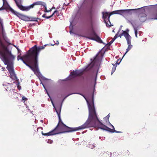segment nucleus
I'll return each instance as SVG.
<instances>
[{
  "mask_svg": "<svg viewBox=\"0 0 157 157\" xmlns=\"http://www.w3.org/2000/svg\"><path fill=\"white\" fill-rule=\"evenodd\" d=\"M88 103L89 109L88 118L85 123L82 125L76 128L69 127L65 125L61 121L59 120L58 123L55 128L56 129L57 134L72 132L82 129L89 127H94L110 131L112 132L120 133L121 132L115 130L113 126L112 125L113 129L107 127L103 124L98 119L95 109L93 97L92 101L90 104L86 100Z\"/></svg>",
  "mask_w": 157,
  "mask_h": 157,
  "instance_id": "nucleus-1",
  "label": "nucleus"
},
{
  "mask_svg": "<svg viewBox=\"0 0 157 157\" xmlns=\"http://www.w3.org/2000/svg\"><path fill=\"white\" fill-rule=\"evenodd\" d=\"M50 46L49 44H45L43 46L37 47L35 45L27 52L26 54L22 56L21 54L17 56L18 60L19 59H21L26 66L29 67L34 72H38V57L39 53L41 50L44 49L45 47Z\"/></svg>",
  "mask_w": 157,
  "mask_h": 157,
  "instance_id": "nucleus-2",
  "label": "nucleus"
},
{
  "mask_svg": "<svg viewBox=\"0 0 157 157\" xmlns=\"http://www.w3.org/2000/svg\"><path fill=\"white\" fill-rule=\"evenodd\" d=\"M86 25L88 28L93 30L91 33L92 37H89V38L93 40H95L99 43H103L102 40L93 30V21L92 18H90L87 20L86 23Z\"/></svg>",
  "mask_w": 157,
  "mask_h": 157,
  "instance_id": "nucleus-3",
  "label": "nucleus"
},
{
  "mask_svg": "<svg viewBox=\"0 0 157 157\" xmlns=\"http://www.w3.org/2000/svg\"><path fill=\"white\" fill-rule=\"evenodd\" d=\"M8 70L11 77L14 78L16 77V76L14 71L13 67L12 64H8L6 67Z\"/></svg>",
  "mask_w": 157,
  "mask_h": 157,
  "instance_id": "nucleus-4",
  "label": "nucleus"
},
{
  "mask_svg": "<svg viewBox=\"0 0 157 157\" xmlns=\"http://www.w3.org/2000/svg\"><path fill=\"white\" fill-rule=\"evenodd\" d=\"M14 1L17 6L21 10L23 11H28V6H22L21 4L20 1L18 2L16 0H14Z\"/></svg>",
  "mask_w": 157,
  "mask_h": 157,
  "instance_id": "nucleus-5",
  "label": "nucleus"
},
{
  "mask_svg": "<svg viewBox=\"0 0 157 157\" xmlns=\"http://www.w3.org/2000/svg\"><path fill=\"white\" fill-rule=\"evenodd\" d=\"M83 74L82 72H80L79 71L76 70L70 73V75L73 77H76L78 76H80Z\"/></svg>",
  "mask_w": 157,
  "mask_h": 157,
  "instance_id": "nucleus-6",
  "label": "nucleus"
},
{
  "mask_svg": "<svg viewBox=\"0 0 157 157\" xmlns=\"http://www.w3.org/2000/svg\"><path fill=\"white\" fill-rule=\"evenodd\" d=\"M45 3L41 1H37L34 2L33 4L30 5V6H28V10H29L31 8H33L35 5H40L43 6Z\"/></svg>",
  "mask_w": 157,
  "mask_h": 157,
  "instance_id": "nucleus-7",
  "label": "nucleus"
},
{
  "mask_svg": "<svg viewBox=\"0 0 157 157\" xmlns=\"http://www.w3.org/2000/svg\"><path fill=\"white\" fill-rule=\"evenodd\" d=\"M138 17L141 22H144L146 19V15L144 13H140L139 14Z\"/></svg>",
  "mask_w": 157,
  "mask_h": 157,
  "instance_id": "nucleus-8",
  "label": "nucleus"
},
{
  "mask_svg": "<svg viewBox=\"0 0 157 157\" xmlns=\"http://www.w3.org/2000/svg\"><path fill=\"white\" fill-rule=\"evenodd\" d=\"M17 93L14 92L12 89L10 90L9 93V96L13 99H16L17 98Z\"/></svg>",
  "mask_w": 157,
  "mask_h": 157,
  "instance_id": "nucleus-9",
  "label": "nucleus"
},
{
  "mask_svg": "<svg viewBox=\"0 0 157 157\" xmlns=\"http://www.w3.org/2000/svg\"><path fill=\"white\" fill-rule=\"evenodd\" d=\"M42 134L44 136H52L56 134H57V133L56 132V129H55V128L52 130L48 133H43V132H42Z\"/></svg>",
  "mask_w": 157,
  "mask_h": 157,
  "instance_id": "nucleus-10",
  "label": "nucleus"
},
{
  "mask_svg": "<svg viewBox=\"0 0 157 157\" xmlns=\"http://www.w3.org/2000/svg\"><path fill=\"white\" fill-rule=\"evenodd\" d=\"M127 30L128 31V32L126 31V33H125V35H124V37L126 40L127 44H130V43L131 42L132 37L130 36V35L128 33L129 30L127 29Z\"/></svg>",
  "mask_w": 157,
  "mask_h": 157,
  "instance_id": "nucleus-11",
  "label": "nucleus"
},
{
  "mask_svg": "<svg viewBox=\"0 0 157 157\" xmlns=\"http://www.w3.org/2000/svg\"><path fill=\"white\" fill-rule=\"evenodd\" d=\"M103 18L104 22H106L107 20L109 21L110 16H109V13L108 12H102Z\"/></svg>",
  "mask_w": 157,
  "mask_h": 157,
  "instance_id": "nucleus-12",
  "label": "nucleus"
},
{
  "mask_svg": "<svg viewBox=\"0 0 157 157\" xmlns=\"http://www.w3.org/2000/svg\"><path fill=\"white\" fill-rule=\"evenodd\" d=\"M3 2V6H2L1 8H3V10L8 9L10 7L9 4H8L6 0H2Z\"/></svg>",
  "mask_w": 157,
  "mask_h": 157,
  "instance_id": "nucleus-13",
  "label": "nucleus"
},
{
  "mask_svg": "<svg viewBox=\"0 0 157 157\" xmlns=\"http://www.w3.org/2000/svg\"><path fill=\"white\" fill-rule=\"evenodd\" d=\"M54 108L58 115L59 120H60V119H61L60 117V113L61 110V107L59 106H57L56 108L55 107Z\"/></svg>",
  "mask_w": 157,
  "mask_h": 157,
  "instance_id": "nucleus-14",
  "label": "nucleus"
},
{
  "mask_svg": "<svg viewBox=\"0 0 157 157\" xmlns=\"http://www.w3.org/2000/svg\"><path fill=\"white\" fill-rule=\"evenodd\" d=\"M136 9H128V10H121L122 14V13H128L130 15H131L132 13V11L136 10Z\"/></svg>",
  "mask_w": 157,
  "mask_h": 157,
  "instance_id": "nucleus-15",
  "label": "nucleus"
},
{
  "mask_svg": "<svg viewBox=\"0 0 157 157\" xmlns=\"http://www.w3.org/2000/svg\"><path fill=\"white\" fill-rule=\"evenodd\" d=\"M121 10H119L112 11L109 13V16L114 14H122Z\"/></svg>",
  "mask_w": 157,
  "mask_h": 157,
  "instance_id": "nucleus-16",
  "label": "nucleus"
},
{
  "mask_svg": "<svg viewBox=\"0 0 157 157\" xmlns=\"http://www.w3.org/2000/svg\"><path fill=\"white\" fill-rule=\"evenodd\" d=\"M128 45V47L126 49V52H125V54L124 56L132 48V45L131 42L130 43V44H127Z\"/></svg>",
  "mask_w": 157,
  "mask_h": 157,
  "instance_id": "nucleus-17",
  "label": "nucleus"
},
{
  "mask_svg": "<svg viewBox=\"0 0 157 157\" xmlns=\"http://www.w3.org/2000/svg\"><path fill=\"white\" fill-rule=\"evenodd\" d=\"M56 14V16H55V17L56 16H58L59 13V12L58 10H56L54 11L53 13L50 15V17H52L53 16H54Z\"/></svg>",
  "mask_w": 157,
  "mask_h": 157,
  "instance_id": "nucleus-18",
  "label": "nucleus"
},
{
  "mask_svg": "<svg viewBox=\"0 0 157 157\" xmlns=\"http://www.w3.org/2000/svg\"><path fill=\"white\" fill-rule=\"evenodd\" d=\"M43 6L44 7L45 10H44V12H51L52 11V8H51L50 10H47V7L46 6V5L45 3H44V5Z\"/></svg>",
  "mask_w": 157,
  "mask_h": 157,
  "instance_id": "nucleus-19",
  "label": "nucleus"
},
{
  "mask_svg": "<svg viewBox=\"0 0 157 157\" xmlns=\"http://www.w3.org/2000/svg\"><path fill=\"white\" fill-rule=\"evenodd\" d=\"M105 23L107 27H110L112 26L109 20V21L108 20L106 22H105Z\"/></svg>",
  "mask_w": 157,
  "mask_h": 157,
  "instance_id": "nucleus-20",
  "label": "nucleus"
},
{
  "mask_svg": "<svg viewBox=\"0 0 157 157\" xmlns=\"http://www.w3.org/2000/svg\"><path fill=\"white\" fill-rule=\"evenodd\" d=\"M152 15L155 17L154 19L157 20V9L153 13Z\"/></svg>",
  "mask_w": 157,
  "mask_h": 157,
  "instance_id": "nucleus-21",
  "label": "nucleus"
},
{
  "mask_svg": "<svg viewBox=\"0 0 157 157\" xmlns=\"http://www.w3.org/2000/svg\"><path fill=\"white\" fill-rule=\"evenodd\" d=\"M11 11L13 12L14 14H15L16 16H17L18 17H19V14H21L15 11L13 9H11Z\"/></svg>",
  "mask_w": 157,
  "mask_h": 157,
  "instance_id": "nucleus-22",
  "label": "nucleus"
},
{
  "mask_svg": "<svg viewBox=\"0 0 157 157\" xmlns=\"http://www.w3.org/2000/svg\"><path fill=\"white\" fill-rule=\"evenodd\" d=\"M122 33L120 34L118 36V37H119L120 38H121V37L123 35L124 36V35H125V33H126V31L122 30Z\"/></svg>",
  "mask_w": 157,
  "mask_h": 157,
  "instance_id": "nucleus-23",
  "label": "nucleus"
},
{
  "mask_svg": "<svg viewBox=\"0 0 157 157\" xmlns=\"http://www.w3.org/2000/svg\"><path fill=\"white\" fill-rule=\"evenodd\" d=\"M90 144H89L88 147H89L91 149H92L95 147V146L92 143L90 142Z\"/></svg>",
  "mask_w": 157,
  "mask_h": 157,
  "instance_id": "nucleus-24",
  "label": "nucleus"
},
{
  "mask_svg": "<svg viewBox=\"0 0 157 157\" xmlns=\"http://www.w3.org/2000/svg\"><path fill=\"white\" fill-rule=\"evenodd\" d=\"M18 17L22 20H24V19L26 17L25 16L21 14H19Z\"/></svg>",
  "mask_w": 157,
  "mask_h": 157,
  "instance_id": "nucleus-25",
  "label": "nucleus"
},
{
  "mask_svg": "<svg viewBox=\"0 0 157 157\" xmlns=\"http://www.w3.org/2000/svg\"><path fill=\"white\" fill-rule=\"evenodd\" d=\"M18 17L22 20H24V19L26 17L25 16L21 14H19Z\"/></svg>",
  "mask_w": 157,
  "mask_h": 157,
  "instance_id": "nucleus-26",
  "label": "nucleus"
},
{
  "mask_svg": "<svg viewBox=\"0 0 157 157\" xmlns=\"http://www.w3.org/2000/svg\"><path fill=\"white\" fill-rule=\"evenodd\" d=\"M18 17L22 20H24V19L26 17L25 16L21 14H19Z\"/></svg>",
  "mask_w": 157,
  "mask_h": 157,
  "instance_id": "nucleus-27",
  "label": "nucleus"
},
{
  "mask_svg": "<svg viewBox=\"0 0 157 157\" xmlns=\"http://www.w3.org/2000/svg\"><path fill=\"white\" fill-rule=\"evenodd\" d=\"M42 17L44 18H45L47 19H49L51 17H50V16H46V14H44L42 16Z\"/></svg>",
  "mask_w": 157,
  "mask_h": 157,
  "instance_id": "nucleus-28",
  "label": "nucleus"
},
{
  "mask_svg": "<svg viewBox=\"0 0 157 157\" xmlns=\"http://www.w3.org/2000/svg\"><path fill=\"white\" fill-rule=\"evenodd\" d=\"M134 31H135V34L136 36L137 37V28H134Z\"/></svg>",
  "mask_w": 157,
  "mask_h": 157,
  "instance_id": "nucleus-29",
  "label": "nucleus"
},
{
  "mask_svg": "<svg viewBox=\"0 0 157 157\" xmlns=\"http://www.w3.org/2000/svg\"><path fill=\"white\" fill-rule=\"evenodd\" d=\"M22 100L24 101V103L25 101H27L28 100V99L25 97L23 96L22 97Z\"/></svg>",
  "mask_w": 157,
  "mask_h": 157,
  "instance_id": "nucleus-30",
  "label": "nucleus"
},
{
  "mask_svg": "<svg viewBox=\"0 0 157 157\" xmlns=\"http://www.w3.org/2000/svg\"><path fill=\"white\" fill-rule=\"evenodd\" d=\"M37 18L36 17L32 18L30 21H37Z\"/></svg>",
  "mask_w": 157,
  "mask_h": 157,
  "instance_id": "nucleus-31",
  "label": "nucleus"
},
{
  "mask_svg": "<svg viewBox=\"0 0 157 157\" xmlns=\"http://www.w3.org/2000/svg\"><path fill=\"white\" fill-rule=\"evenodd\" d=\"M10 58H12L13 59H14L15 58V56L12 55L11 53L10 54Z\"/></svg>",
  "mask_w": 157,
  "mask_h": 157,
  "instance_id": "nucleus-32",
  "label": "nucleus"
},
{
  "mask_svg": "<svg viewBox=\"0 0 157 157\" xmlns=\"http://www.w3.org/2000/svg\"><path fill=\"white\" fill-rule=\"evenodd\" d=\"M115 70L116 67H113L112 69V74L115 71Z\"/></svg>",
  "mask_w": 157,
  "mask_h": 157,
  "instance_id": "nucleus-33",
  "label": "nucleus"
},
{
  "mask_svg": "<svg viewBox=\"0 0 157 157\" xmlns=\"http://www.w3.org/2000/svg\"><path fill=\"white\" fill-rule=\"evenodd\" d=\"M114 41L113 40H112L111 41H110L109 43L108 44L109 45V46H110L111 45V44Z\"/></svg>",
  "mask_w": 157,
  "mask_h": 157,
  "instance_id": "nucleus-34",
  "label": "nucleus"
},
{
  "mask_svg": "<svg viewBox=\"0 0 157 157\" xmlns=\"http://www.w3.org/2000/svg\"><path fill=\"white\" fill-rule=\"evenodd\" d=\"M98 54H97L96 56H95V58H94V60H93V63H95V61H96V58H97L98 57Z\"/></svg>",
  "mask_w": 157,
  "mask_h": 157,
  "instance_id": "nucleus-35",
  "label": "nucleus"
},
{
  "mask_svg": "<svg viewBox=\"0 0 157 157\" xmlns=\"http://www.w3.org/2000/svg\"><path fill=\"white\" fill-rule=\"evenodd\" d=\"M52 142L53 141L52 140H49L48 141V143L50 144H52Z\"/></svg>",
  "mask_w": 157,
  "mask_h": 157,
  "instance_id": "nucleus-36",
  "label": "nucleus"
},
{
  "mask_svg": "<svg viewBox=\"0 0 157 157\" xmlns=\"http://www.w3.org/2000/svg\"><path fill=\"white\" fill-rule=\"evenodd\" d=\"M117 36H114V38H113V39H112V40L114 41V40L116 39L117 38Z\"/></svg>",
  "mask_w": 157,
  "mask_h": 157,
  "instance_id": "nucleus-37",
  "label": "nucleus"
},
{
  "mask_svg": "<svg viewBox=\"0 0 157 157\" xmlns=\"http://www.w3.org/2000/svg\"><path fill=\"white\" fill-rule=\"evenodd\" d=\"M110 117V115H109V114H108L107 116L105 117V118H107L108 119L109 118V117Z\"/></svg>",
  "mask_w": 157,
  "mask_h": 157,
  "instance_id": "nucleus-38",
  "label": "nucleus"
},
{
  "mask_svg": "<svg viewBox=\"0 0 157 157\" xmlns=\"http://www.w3.org/2000/svg\"><path fill=\"white\" fill-rule=\"evenodd\" d=\"M59 44V42L58 40L56 41V43H55V44L56 45H58Z\"/></svg>",
  "mask_w": 157,
  "mask_h": 157,
  "instance_id": "nucleus-39",
  "label": "nucleus"
},
{
  "mask_svg": "<svg viewBox=\"0 0 157 157\" xmlns=\"http://www.w3.org/2000/svg\"><path fill=\"white\" fill-rule=\"evenodd\" d=\"M2 71H5V68L3 67H2Z\"/></svg>",
  "mask_w": 157,
  "mask_h": 157,
  "instance_id": "nucleus-40",
  "label": "nucleus"
},
{
  "mask_svg": "<svg viewBox=\"0 0 157 157\" xmlns=\"http://www.w3.org/2000/svg\"><path fill=\"white\" fill-rule=\"evenodd\" d=\"M118 33H119V32H118L115 35V36H117V38L118 37V36H119V35H118Z\"/></svg>",
  "mask_w": 157,
  "mask_h": 157,
  "instance_id": "nucleus-41",
  "label": "nucleus"
},
{
  "mask_svg": "<svg viewBox=\"0 0 157 157\" xmlns=\"http://www.w3.org/2000/svg\"><path fill=\"white\" fill-rule=\"evenodd\" d=\"M52 105H53V106L54 107V104L52 102Z\"/></svg>",
  "mask_w": 157,
  "mask_h": 157,
  "instance_id": "nucleus-42",
  "label": "nucleus"
},
{
  "mask_svg": "<svg viewBox=\"0 0 157 157\" xmlns=\"http://www.w3.org/2000/svg\"><path fill=\"white\" fill-rule=\"evenodd\" d=\"M116 64H119V63H117V62L116 63Z\"/></svg>",
  "mask_w": 157,
  "mask_h": 157,
  "instance_id": "nucleus-43",
  "label": "nucleus"
}]
</instances>
